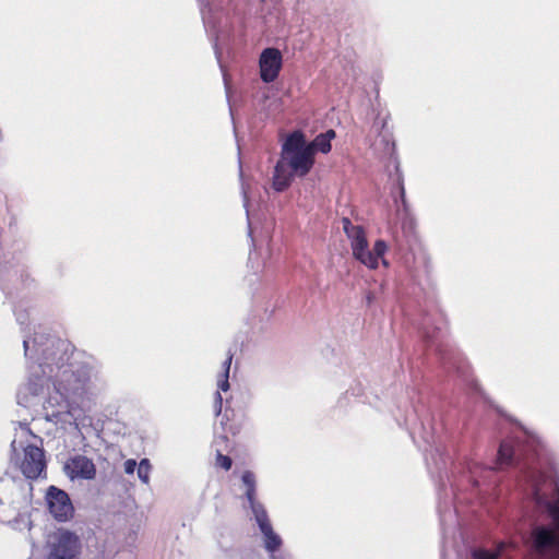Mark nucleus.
<instances>
[{"mask_svg": "<svg viewBox=\"0 0 559 559\" xmlns=\"http://www.w3.org/2000/svg\"><path fill=\"white\" fill-rule=\"evenodd\" d=\"M311 148L306 147L301 131L292 132L282 145L280 158L274 167L272 187L277 192L285 191L295 177H306L314 165Z\"/></svg>", "mask_w": 559, "mask_h": 559, "instance_id": "1", "label": "nucleus"}, {"mask_svg": "<svg viewBox=\"0 0 559 559\" xmlns=\"http://www.w3.org/2000/svg\"><path fill=\"white\" fill-rule=\"evenodd\" d=\"M343 228L346 236L350 239V248L354 258L371 270L377 269L379 258H382L388 250L385 241L382 239L377 240L372 251H370L362 226L353 225L349 218H343Z\"/></svg>", "mask_w": 559, "mask_h": 559, "instance_id": "2", "label": "nucleus"}, {"mask_svg": "<svg viewBox=\"0 0 559 559\" xmlns=\"http://www.w3.org/2000/svg\"><path fill=\"white\" fill-rule=\"evenodd\" d=\"M81 548V540L75 533L60 528L49 536L45 559H79Z\"/></svg>", "mask_w": 559, "mask_h": 559, "instance_id": "3", "label": "nucleus"}, {"mask_svg": "<svg viewBox=\"0 0 559 559\" xmlns=\"http://www.w3.org/2000/svg\"><path fill=\"white\" fill-rule=\"evenodd\" d=\"M27 479H37L46 474V460L44 450L37 445L28 444L23 450V457L19 465Z\"/></svg>", "mask_w": 559, "mask_h": 559, "instance_id": "4", "label": "nucleus"}, {"mask_svg": "<svg viewBox=\"0 0 559 559\" xmlns=\"http://www.w3.org/2000/svg\"><path fill=\"white\" fill-rule=\"evenodd\" d=\"M88 381L90 377L83 368L76 371L64 369L55 386L62 397L68 399L84 393Z\"/></svg>", "mask_w": 559, "mask_h": 559, "instance_id": "5", "label": "nucleus"}, {"mask_svg": "<svg viewBox=\"0 0 559 559\" xmlns=\"http://www.w3.org/2000/svg\"><path fill=\"white\" fill-rule=\"evenodd\" d=\"M46 500L49 512L58 522L69 521L74 514V508L69 495L55 486L47 490Z\"/></svg>", "mask_w": 559, "mask_h": 559, "instance_id": "6", "label": "nucleus"}, {"mask_svg": "<svg viewBox=\"0 0 559 559\" xmlns=\"http://www.w3.org/2000/svg\"><path fill=\"white\" fill-rule=\"evenodd\" d=\"M283 57L277 48H265L259 60L260 76L264 83L274 82L282 69Z\"/></svg>", "mask_w": 559, "mask_h": 559, "instance_id": "7", "label": "nucleus"}, {"mask_svg": "<svg viewBox=\"0 0 559 559\" xmlns=\"http://www.w3.org/2000/svg\"><path fill=\"white\" fill-rule=\"evenodd\" d=\"M64 471L68 476L82 479H94L96 476V466L94 462L85 455H74L70 457L66 465Z\"/></svg>", "mask_w": 559, "mask_h": 559, "instance_id": "8", "label": "nucleus"}, {"mask_svg": "<svg viewBox=\"0 0 559 559\" xmlns=\"http://www.w3.org/2000/svg\"><path fill=\"white\" fill-rule=\"evenodd\" d=\"M248 501L260 530H264L272 526L267 512L264 506L257 500V496L252 500Z\"/></svg>", "mask_w": 559, "mask_h": 559, "instance_id": "9", "label": "nucleus"}, {"mask_svg": "<svg viewBox=\"0 0 559 559\" xmlns=\"http://www.w3.org/2000/svg\"><path fill=\"white\" fill-rule=\"evenodd\" d=\"M248 501L260 530H264L272 526L267 512L264 506L257 500V496L252 500Z\"/></svg>", "mask_w": 559, "mask_h": 559, "instance_id": "10", "label": "nucleus"}, {"mask_svg": "<svg viewBox=\"0 0 559 559\" xmlns=\"http://www.w3.org/2000/svg\"><path fill=\"white\" fill-rule=\"evenodd\" d=\"M248 501L260 530H264L272 526L267 512L264 506L257 500V496L252 500Z\"/></svg>", "mask_w": 559, "mask_h": 559, "instance_id": "11", "label": "nucleus"}, {"mask_svg": "<svg viewBox=\"0 0 559 559\" xmlns=\"http://www.w3.org/2000/svg\"><path fill=\"white\" fill-rule=\"evenodd\" d=\"M264 536V548L270 555L275 554L282 547V538L273 531V527L261 530Z\"/></svg>", "mask_w": 559, "mask_h": 559, "instance_id": "12", "label": "nucleus"}, {"mask_svg": "<svg viewBox=\"0 0 559 559\" xmlns=\"http://www.w3.org/2000/svg\"><path fill=\"white\" fill-rule=\"evenodd\" d=\"M514 447L512 441L503 440L498 450V461L500 464L511 465L513 463Z\"/></svg>", "mask_w": 559, "mask_h": 559, "instance_id": "13", "label": "nucleus"}, {"mask_svg": "<svg viewBox=\"0 0 559 559\" xmlns=\"http://www.w3.org/2000/svg\"><path fill=\"white\" fill-rule=\"evenodd\" d=\"M241 480L246 487V498L252 500L257 496V479L254 473L252 471H245Z\"/></svg>", "mask_w": 559, "mask_h": 559, "instance_id": "14", "label": "nucleus"}, {"mask_svg": "<svg viewBox=\"0 0 559 559\" xmlns=\"http://www.w3.org/2000/svg\"><path fill=\"white\" fill-rule=\"evenodd\" d=\"M306 147L311 148V156L314 157L317 151L328 154L331 151L332 145L324 135L318 134L312 142H306Z\"/></svg>", "mask_w": 559, "mask_h": 559, "instance_id": "15", "label": "nucleus"}, {"mask_svg": "<svg viewBox=\"0 0 559 559\" xmlns=\"http://www.w3.org/2000/svg\"><path fill=\"white\" fill-rule=\"evenodd\" d=\"M233 357H234V354L229 352L224 364H223L224 371L222 372L221 378L218 379V382H217L218 389L222 391H227L229 389L228 377H229V369H230V365L233 361Z\"/></svg>", "mask_w": 559, "mask_h": 559, "instance_id": "16", "label": "nucleus"}, {"mask_svg": "<svg viewBox=\"0 0 559 559\" xmlns=\"http://www.w3.org/2000/svg\"><path fill=\"white\" fill-rule=\"evenodd\" d=\"M150 469H151L150 461L147 459L141 460V462L139 463V466H138V476L145 484H147L148 479H150Z\"/></svg>", "mask_w": 559, "mask_h": 559, "instance_id": "17", "label": "nucleus"}, {"mask_svg": "<svg viewBox=\"0 0 559 559\" xmlns=\"http://www.w3.org/2000/svg\"><path fill=\"white\" fill-rule=\"evenodd\" d=\"M548 512L551 515L555 524V532L559 536V499L548 504Z\"/></svg>", "mask_w": 559, "mask_h": 559, "instance_id": "18", "label": "nucleus"}, {"mask_svg": "<svg viewBox=\"0 0 559 559\" xmlns=\"http://www.w3.org/2000/svg\"><path fill=\"white\" fill-rule=\"evenodd\" d=\"M215 465L225 471H229L233 465V460L228 455H224L221 451H217Z\"/></svg>", "mask_w": 559, "mask_h": 559, "instance_id": "19", "label": "nucleus"}, {"mask_svg": "<svg viewBox=\"0 0 559 559\" xmlns=\"http://www.w3.org/2000/svg\"><path fill=\"white\" fill-rule=\"evenodd\" d=\"M500 551H489L487 549H476L473 551L474 559H499Z\"/></svg>", "mask_w": 559, "mask_h": 559, "instance_id": "20", "label": "nucleus"}, {"mask_svg": "<svg viewBox=\"0 0 559 559\" xmlns=\"http://www.w3.org/2000/svg\"><path fill=\"white\" fill-rule=\"evenodd\" d=\"M123 466H124V472L127 474H133L136 468V461L133 459H129L124 462Z\"/></svg>", "mask_w": 559, "mask_h": 559, "instance_id": "21", "label": "nucleus"}, {"mask_svg": "<svg viewBox=\"0 0 559 559\" xmlns=\"http://www.w3.org/2000/svg\"><path fill=\"white\" fill-rule=\"evenodd\" d=\"M222 404H223V397L219 393V391H216L215 393V409H216V415H218L222 411Z\"/></svg>", "mask_w": 559, "mask_h": 559, "instance_id": "22", "label": "nucleus"}, {"mask_svg": "<svg viewBox=\"0 0 559 559\" xmlns=\"http://www.w3.org/2000/svg\"><path fill=\"white\" fill-rule=\"evenodd\" d=\"M320 135H324L328 139V141L331 143V140L335 138V131L330 129L324 133H320Z\"/></svg>", "mask_w": 559, "mask_h": 559, "instance_id": "23", "label": "nucleus"}, {"mask_svg": "<svg viewBox=\"0 0 559 559\" xmlns=\"http://www.w3.org/2000/svg\"><path fill=\"white\" fill-rule=\"evenodd\" d=\"M270 559H288V558L283 555H276V552H275L273 555H270Z\"/></svg>", "mask_w": 559, "mask_h": 559, "instance_id": "24", "label": "nucleus"}, {"mask_svg": "<svg viewBox=\"0 0 559 559\" xmlns=\"http://www.w3.org/2000/svg\"><path fill=\"white\" fill-rule=\"evenodd\" d=\"M401 199H402L403 204H405V191H404L403 186H401Z\"/></svg>", "mask_w": 559, "mask_h": 559, "instance_id": "25", "label": "nucleus"}, {"mask_svg": "<svg viewBox=\"0 0 559 559\" xmlns=\"http://www.w3.org/2000/svg\"><path fill=\"white\" fill-rule=\"evenodd\" d=\"M24 347H25V350H27V347H28V342L27 341H24Z\"/></svg>", "mask_w": 559, "mask_h": 559, "instance_id": "26", "label": "nucleus"}]
</instances>
